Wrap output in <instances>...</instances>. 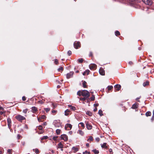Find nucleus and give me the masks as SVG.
<instances>
[{"label":"nucleus","instance_id":"obj_57","mask_svg":"<svg viewBox=\"0 0 154 154\" xmlns=\"http://www.w3.org/2000/svg\"><path fill=\"white\" fill-rule=\"evenodd\" d=\"M97 108L96 107L94 109V112L96 111H97Z\"/></svg>","mask_w":154,"mask_h":154},{"label":"nucleus","instance_id":"obj_53","mask_svg":"<svg viewBox=\"0 0 154 154\" xmlns=\"http://www.w3.org/2000/svg\"><path fill=\"white\" fill-rule=\"evenodd\" d=\"M38 128L39 130H41L42 129V125H39V126H38Z\"/></svg>","mask_w":154,"mask_h":154},{"label":"nucleus","instance_id":"obj_21","mask_svg":"<svg viewBox=\"0 0 154 154\" xmlns=\"http://www.w3.org/2000/svg\"><path fill=\"white\" fill-rule=\"evenodd\" d=\"M151 115V112L150 111H148L146 113L145 115L146 116H150Z\"/></svg>","mask_w":154,"mask_h":154},{"label":"nucleus","instance_id":"obj_63","mask_svg":"<svg viewBox=\"0 0 154 154\" xmlns=\"http://www.w3.org/2000/svg\"><path fill=\"white\" fill-rule=\"evenodd\" d=\"M92 55V52H90V54H89V56H91Z\"/></svg>","mask_w":154,"mask_h":154},{"label":"nucleus","instance_id":"obj_36","mask_svg":"<svg viewBox=\"0 0 154 154\" xmlns=\"http://www.w3.org/2000/svg\"><path fill=\"white\" fill-rule=\"evenodd\" d=\"M79 125H80L81 126L84 128L85 127L84 124L83 122H80L79 124Z\"/></svg>","mask_w":154,"mask_h":154},{"label":"nucleus","instance_id":"obj_15","mask_svg":"<svg viewBox=\"0 0 154 154\" xmlns=\"http://www.w3.org/2000/svg\"><path fill=\"white\" fill-rule=\"evenodd\" d=\"M37 108L35 106H33L32 107V111L33 113H35L37 111Z\"/></svg>","mask_w":154,"mask_h":154},{"label":"nucleus","instance_id":"obj_43","mask_svg":"<svg viewBox=\"0 0 154 154\" xmlns=\"http://www.w3.org/2000/svg\"><path fill=\"white\" fill-rule=\"evenodd\" d=\"M109 152L110 153V154H112L113 152L112 149H109Z\"/></svg>","mask_w":154,"mask_h":154},{"label":"nucleus","instance_id":"obj_35","mask_svg":"<svg viewBox=\"0 0 154 154\" xmlns=\"http://www.w3.org/2000/svg\"><path fill=\"white\" fill-rule=\"evenodd\" d=\"M93 140V138L91 136L89 137V138L87 140V141H92Z\"/></svg>","mask_w":154,"mask_h":154},{"label":"nucleus","instance_id":"obj_38","mask_svg":"<svg viewBox=\"0 0 154 154\" xmlns=\"http://www.w3.org/2000/svg\"><path fill=\"white\" fill-rule=\"evenodd\" d=\"M44 110L47 112L50 110V108H45L44 109Z\"/></svg>","mask_w":154,"mask_h":154},{"label":"nucleus","instance_id":"obj_47","mask_svg":"<svg viewBox=\"0 0 154 154\" xmlns=\"http://www.w3.org/2000/svg\"><path fill=\"white\" fill-rule=\"evenodd\" d=\"M130 2H138V0H129Z\"/></svg>","mask_w":154,"mask_h":154},{"label":"nucleus","instance_id":"obj_44","mask_svg":"<svg viewBox=\"0 0 154 154\" xmlns=\"http://www.w3.org/2000/svg\"><path fill=\"white\" fill-rule=\"evenodd\" d=\"M58 70L59 71H60L61 70L63 71V68L62 67H60L58 69Z\"/></svg>","mask_w":154,"mask_h":154},{"label":"nucleus","instance_id":"obj_25","mask_svg":"<svg viewBox=\"0 0 154 154\" xmlns=\"http://www.w3.org/2000/svg\"><path fill=\"white\" fill-rule=\"evenodd\" d=\"M88 98L86 97H81L80 100L82 101H85L86 99H87Z\"/></svg>","mask_w":154,"mask_h":154},{"label":"nucleus","instance_id":"obj_29","mask_svg":"<svg viewBox=\"0 0 154 154\" xmlns=\"http://www.w3.org/2000/svg\"><path fill=\"white\" fill-rule=\"evenodd\" d=\"M92 151L94 152L95 154H97L99 153V151L98 150H97L96 149H94Z\"/></svg>","mask_w":154,"mask_h":154},{"label":"nucleus","instance_id":"obj_9","mask_svg":"<svg viewBox=\"0 0 154 154\" xmlns=\"http://www.w3.org/2000/svg\"><path fill=\"white\" fill-rule=\"evenodd\" d=\"M74 74V72H70L69 73L66 74V78L67 79H69L73 77V75Z\"/></svg>","mask_w":154,"mask_h":154},{"label":"nucleus","instance_id":"obj_33","mask_svg":"<svg viewBox=\"0 0 154 154\" xmlns=\"http://www.w3.org/2000/svg\"><path fill=\"white\" fill-rule=\"evenodd\" d=\"M66 126L67 127L69 128L70 129H71L72 128V125L71 124H67L66 125Z\"/></svg>","mask_w":154,"mask_h":154},{"label":"nucleus","instance_id":"obj_48","mask_svg":"<svg viewBox=\"0 0 154 154\" xmlns=\"http://www.w3.org/2000/svg\"><path fill=\"white\" fill-rule=\"evenodd\" d=\"M85 72L86 73L87 75H88L89 74V73L90 72V71L88 69H87L86 70H85Z\"/></svg>","mask_w":154,"mask_h":154},{"label":"nucleus","instance_id":"obj_11","mask_svg":"<svg viewBox=\"0 0 154 154\" xmlns=\"http://www.w3.org/2000/svg\"><path fill=\"white\" fill-rule=\"evenodd\" d=\"M100 74L102 75H104L105 74V72L104 70L102 68H100L99 70Z\"/></svg>","mask_w":154,"mask_h":154},{"label":"nucleus","instance_id":"obj_4","mask_svg":"<svg viewBox=\"0 0 154 154\" xmlns=\"http://www.w3.org/2000/svg\"><path fill=\"white\" fill-rule=\"evenodd\" d=\"M86 127L88 130H91L92 128V126L88 122L85 121Z\"/></svg>","mask_w":154,"mask_h":154},{"label":"nucleus","instance_id":"obj_60","mask_svg":"<svg viewBox=\"0 0 154 154\" xmlns=\"http://www.w3.org/2000/svg\"><path fill=\"white\" fill-rule=\"evenodd\" d=\"M86 74H87L86 73L85 71L83 73V75H85Z\"/></svg>","mask_w":154,"mask_h":154},{"label":"nucleus","instance_id":"obj_6","mask_svg":"<svg viewBox=\"0 0 154 154\" xmlns=\"http://www.w3.org/2000/svg\"><path fill=\"white\" fill-rule=\"evenodd\" d=\"M97 65L95 64H91L89 65L90 69L91 70H94L96 68Z\"/></svg>","mask_w":154,"mask_h":154},{"label":"nucleus","instance_id":"obj_50","mask_svg":"<svg viewBox=\"0 0 154 154\" xmlns=\"http://www.w3.org/2000/svg\"><path fill=\"white\" fill-rule=\"evenodd\" d=\"M51 105L53 106V109L55 108L56 106L54 105L53 103H51Z\"/></svg>","mask_w":154,"mask_h":154},{"label":"nucleus","instance_id":"obj_59","mask_svg":"<svg viewBox=\"0 0 154 154\" xmlns=\"http://www.w3.org/2000/svg\"><path fill=\"white\" fill-rule=\"evenodd\" d=\"M129 64L131 65L133 64V63L132 61H129Z\"/></svg>","mask_w":154,"mask_h":154},{"label":"nucleus","instance_id":"obj_18","mask_svg":"<svg viewBox=\"0 0 154 154\" xmlns=\"http://www.w3.org/2000/svg\"><path fill=\"white\" fill-rule=\"evenodd\" d=\"M77 133L79 134H80L82 136H83L84 135V133L81 130H79L78 131Z\"/></svg>","mask_w":154,"mask_h":154},{"label":"nucleus","instance_id":"obj_19","mask_svg":"<svg viewBox=\"0 0 154 154\" xmlns=\"http://www.w3.org/2000/svg\"><path fill=\"white\" fill-rule=\"evenodd\" d=\"M138 107V105L136 104H134L131 107V108L133 109H136Z\"/></svg>","mask_w":154,"mask_h":154},{"label":"nucleus","instance_id":"obj_1","mask_svg":"<svg viewBox=\"0 0 154 154\" xmlns=\"http://www.w3.org/2000/svg\"><path fill=\"white\" fill-rule=\"evenodd\" d=\"M90 95V93L88 91L85 90H82V96L83 97L88 98Z\"/></svg>","mask_w":154,"mask_h":154},{"label":"nucleus","instance_id":"obj_31","mask_svg":"<svg viewBox=\"0 0 154 154\" xmlns=\"http://www.w3.org/2000/svg\"><path fill=\"white\" fill-rule=\"evenodd\" d=\"M95 98V96L94 95H93L91 97L90 99L91 100L93 101L94 100Z\"/></svg>","mask_w":154,"mask_h":154},{"label":"nucleus","instance_id":"obj_40","mask_svg":"<svg viewBox=\"0 0 154 154\" xmlns=\"http://www.w3.org/2000/svg\"><path fill=\"white\" fill-rule=\"evenodd\" d=\"M78 61L79 63H82L83 62V60L82 59H79L78 60Z\"/></svg>","mask_w":154,"mask_h":154},{"label":"nucleus","instance_id":"obj_14","mask_svg":"<svg viewBox=\"0 0 154 154\" xmlns=\"http://www.w3.org/2000/svg\"><path fill=\"white\" fill-rule=\"evenodd\" d=\"M70 111L68 109H67L65 111L64 115L65 116H67L69 115L70 114Z\"/></svg>","mask_w":154,"mask_h":154},{"label":"nucleus","instance_id":"obj_52","mask_svg":"<svg viewBox=\"0 0 154 154\" xmlns=\"http://www.w3.org/2000/svg\"><path fill=\"white\" fill-rule=\"evenodd\" d=\"M54 63L56 64H57L58 63V61L57 59H55L54 60Z\"/></svg>","mask_w":154,"mask_h":154},{"label":"nucleus","instance_id":"obj_42","mask_svg":"<svg viewBox=\"0 0 154 154\" xmlns=\"http://www.w3.org/2000/svg\"><path fill=\"white\" fill-rule=\"evenodd\" d=\"M154 119V110H153V115L152 116V117L151 118V120L152 121H153Z\"/></svg>","mask_w":154,"mask_h":154},{"label":"nucleus","instance_id":"obj_27","mask_svg":"<svg viewBox=\"0 0 154 154\" xmlns=\"http://www.w3.org/2000/svg\"><path fill=\"white\" fill-rule=\"evenodd\" d=\"M98 114L100 115V116H102L103 115V112L102 111V110L101 109H100L98 111Z\"/></svg>","mask_w":154,"mask_h":154},{"label":"nucleus","instance_id":"obj_51","mask_svg":"<svg viewBox=\"0 0 154 154\" xmlns=\"http://www.w3.org/2000/svg\"><path fill=\"white\" fill-rule=\"evenodd\" d=\"M95 140L97 142H98L100 140V139L99 137H97L95 138Z\"/></svg>","mask_w":154,"mask_h":154},{"label":"nucleus","instance_id":"obj_30","mask_svg":"<svg viewBox=\"0 0 154 154\" xmlns=\"http://www.w3.org/2000/svg\"><path fill=\"white\" fill-rule=\"evenodd\" d=\"M115 35L116 36H118L120 35L119 32L118 31H116L115 32Z\"/></svg>","mask_w":154,"mask_h":154},{"label":"nucleus","instance_id":"obj_7","mask_svg":"<svg viewBox=\"0 0 154 154\" xmlns=\"http://www.w3.org/2000/svg\"><path fill=\"white\" fill-rule=\"evenodd\" d=\"M74 46L75 48L78 49L80 47V44L79 42H74Z\"/></svg>","mask_w":154,"mask_h":154},{"label":"nucleus","instance_id":"obj_37","mask_svg":"<svg viewBox=\"0 0 154 154\" xmlns=\"http://www.w3.org/2000/svg\"><path fill=\"white\" fill-rule=\"evenodd\" d=\"M57 112V110H53L52 111V113L53 115H55L56 114Z\"/></svg>","mask_w":154,"mask_h":154},{"label":"nucleus","instance_id":"obj_34","mask_svg":"<svg viewBox=\"0 0 154 154\" xmlns=\"http://www.w3.org/2000/svg\"><path fill=\"white\" fill-rule=\"evenodd\" d=\"M113 88V86H108L107 87V89L109 91L110 90L112 89Z\"/></svg>","mask_w":154,"mask_h":154},{"label":"nucleus","instance_id":"obj_39","mask_svg":"<svg viewBox=\"0 0 154 154\" xmlns=\"http://www.w3.org/2000/svg\"><path fill=\"white\" fill-rule=\"evenodd\" d=\"M28 109H24L23 111V112L25 114L27 113V111H28Z\"/></svg>","mask_w":154,"mask_h":154},{"label":"nucleus","instance_id":"obj_2","mask_svg":"<svg viewBox=\"0 0 154 154\" xmlns=\"http://www.w3.org/2000/svg\"><path fill=\"white\" fill-rule=\"evenodd\" d=\"M15 118L18 121L20 122H22V121L26 119V118L20 115H17L15 117Z\"/></svg>","mask_w":154,"mask_h":154},{"label":"nucleus","instance_id":"obj_5","mask_svg":"<svg viewBox=\"0 0 154 154\" xmlns=\"http://www.w3.org/2000/svg\"><path fill=\"white\" fill-rule=\"evenodd\" d=\"M53 124L55 127H59L61 126V124L59 121H57V120H55Z\"/></svg>","mask_w":154,"mask_h":154},{"label":"nucleus","instance_id":"obj_45","mask_svg":"<svg viewBox=\"0 0 154 154\" xmlns=\"http://www.w3.org/2000/svg\"><path fill=\"white\" fill-rule=\"evenodd\" d=\"M67 54L68 55L70 56L72 54V52L69 50L67 52Z\"/></svg>","mask_w":154,"mask_h":154},{"label":"nucleus","instance_id":"obj_41","mask_svg":"<svg viewBox=\"0 0 154 154\" xmlns=\"http://www.w3.org/2000/svg\"><path fill=\"white\" fill-rule=\"evenodd\" d=\"M86 114L89 115L90 116H92V113L91 112L89 111L87 112Z\"/></svg>","mask_w":154,"mask_h":154},{"label":"nucleus","instance_id":"obj_28","mask_svg":"<svg viewBox=\"0 0 154 154\" xmlns=\"http://www.w3.org/2000/svg\"><path fill=\"white\" fill-rule=\"evenodd\" d=\"M61 130L60 129H57L56 130V133L57 134H59L60 133Z\"/></svg>","mask_w":154,"mask_h":154},{"label":"nucleus","instance_id":"obj_8","mask_svg":"<svg viewBox=\"0 0 154 154\" xmlns=\"http://www.w3.org/2000/svg\"><path fill=\"white\" fill-rule=\"evenodd\" d=\"M146 4L148 5H151L152 3L151 0H142Z\"/></svg>","mask_w":154,"mask_h":154},{"label":"nucleus","instance_id":"obj_26","mask_svg":"<svg viewBox=\"0 0 154 154\" xmlns=\"http://www.w3.org/2000/svg\"><path fill=\"white\" fill-rule=\"evenodd\" d=\"M77 95L79 96L82 95V91L79 90L77 92Z\"/></svg>","mask_w":154,"mask_h":154},{"label":"nucleus","instance_id":"obj_32","mask_svg":"<svg viewBox=\"0 0 154 154\" xmlns=\"http://www.w3.org/2000/svg\"><path fill=\"white\" fill-rule=\"evenodd\" d=\"M48 137L47 136H44L41 138V140H42L44 139H46L48 138Z\"/></svg>","mask_w":154,"mask_h":154},{"label":"nucleus","instance_id":"obj_54","mask_svg":"<svg viewBox=\"0 0 154 154\" xmlns=\"http://www.w3.org/2000/svg\"><path fill=\"white\" fill-rule=\"evenodd\" d=\"M22 100H23V101H25L26 100V97L24 96H23V97H22Z\"/></svg>","mask_w":154,"mask_h":154},{"label":"nucleus","instance_id":"obj_56","mask_svg":"<svg viewBox=\"0 0 154 154\" xmlns=\"http://www.w3.org/2000/svg\"><path fill=\"white\" fill-rule=\"evenodd\" d=\"M38 118V120L39 122H40L41 121V117H39L37 118Z\"/></svg>","mask_w":154,"mask_h":154},{"label":"nucleus","instance_id":"obj_10","mask_svg":"<svg viewBox=\"0 0 154 154\" xmlns=\"http://www.w3.org/2000/svg\"><path fill=\"white\" fill-rule=\"evenodd\" d=\"M114 87L116 90L119 91L121 88V86L117 84L115 85Z\"/></svg>","mask_w":154,"mask_h":154},{"label":"nucleus","instance_id":"obj_12","mask_svg":"<svg viewBox=\"0 0 154 154\" xmlns=\"http://www.w3.org/2000/svg\"><path fill=\"white\" fill-rule=\"evenodd\" d=\"M7 123L8 125V127L10 128L11 126V119L10 118H8L7 119Z\"/></svg>","mask_w":154,"mask_h":154},{"label":"nucleus","instance_id":"obj_64","mask_svg":"<svg viewBox=\"0 0 154 154\" xmlns=\"http://www.w3.org/2000/svg\"><path fill=\"white\" fill-rule=\"evenodd\" d=\"M94 105H95V106H99V104L98 103H96V104H94Z\"/></svg>","mask_w":154,"mask_h":154},{"label":"nucleus","instance_id":"obj_46","mask_svg":"<svg viewBox=\"0 0 154 154\" xmlns=\"http://www.w3.org/2000/svg\"><path fill=\"white\" fill-rule=\"evenodd\" d=\"M58 138V136H54L53 137L52 139L54 140H56Z\"/></svg>","mask_w":154,"mask_h":154},{"label":"nucleus","instance_id":"obj_49","mask_svg":"<svg viewBox=\"0 0 154 154\" xmlns=\"http://www.w3.org/2000/svg\"><path fill=\"white\" fill-rule=\"evenodd\" d=\"M40 117L41 119H45L46 118V116L44 115H43Z\"/></svg>","mask_w":154,"mask_h":154},{"label":"nucleus","instance_id":"obj_62","mask_svg":"<svg viewBox=\"0 0 154 154\" xmlns=\"http://www.w3.org/2000/svg\"><path fill=\"white\" fill-rule=\"evenodd\" d=\"M20 137V135L19 134H18L17 135V137L18 139H19Z\"/></svg>","mask_w":154,"mask_h":154},{"label":"nucleus","instance_id":"obj_20","mask_svg":"<svg viewBox=\"0 0 154 154\" xmlns=\"http://www.w3.org/2000/svg\"><path fill=\"white\" fill-rule=\"evenodd\" d=\"M72 149L74 151V152H76L78 150V148L75 147H73L72 148Z\"/></svg>","mask_w":154,"mask_h":154},{"label":"nucleus","instance_id":"obj_61","mask_svg":"<svg viewBox=\"0 0 154 154\" xmlns=\"http://www.w3.org/2000/svg\"><path fill=\"white\" fill-rule=\"evenodd\" d=\"M86 74H87L86 73L85 71L83 73V75H85Z\"/></svg>","mask_w":154,"mask_h":154},{"label":"nucleus","instance_id":"obj_58","mask_svg":"<svg viewBox=\"0 0 154 154\" xmlns=\"http://www.w3.org/2000/svg\"><path fill=\"white\" fill-rule=\"evenodd\" d=\"M88 152L87 151H85V152H83V154H85L88 153Z\"/></svg>","mask_w":154,"mask_h":154},{"label":"nucleus","instance_id":"obj_23","mask_svg":"<svg viewBox=\"0 0 154 154\" xmlns=\"http://www.w3.org/2000/svg\"><path fill=\"white\" fill-rule=\"evenodd\" d=\"M149 82L148 81H146V82H144L143 84V85L144 87H145L147 85H149Z\"/></svg>","mask_w":154,"mask_h":154},{"label":"nucleus","instance_id":"obj_24","mask_svg":"<svg viewBox=\"0 0 154 154\" xmlns=\"http://www.w3.org/2000/svg\"><path fill=\"white\" fill-rule=\"evenodd\" d=\"M33 150L35 151L36 154H38V153H39V151L38 149H33Z\"/></svg>","mask_w":154,"mask_h":154},{"label":"nucleus","instance_id":"obj_55","mask_svg":"<svg viewBox=\"0 0 154 154\" xmlns=\"http://www.w3.org/2000/svg\"><path fill=\"white\" fill-rule=\"evenodd\" d=\"M11 149H9L8 150V152L9 153V154H11Z\"/></svg>","mask_w":154,"mask_h":154},{"label":"nucleus","instance_id":"obj_22","mask_svg":"<svg viewBox=\"0 0 154 154\" xmlns=\"http://www.w3.org/2000/svg\"><path fill=\"white\" fill-rule=\"evenodd\" d=\"M86 82L85 81H83L82 83L83 86L84 88H86L87 87V85H86Z\"/></svg>","mask_w":154,"mask_h":154},{"label":"nucleus","instance_id":"obj_3","mask_svg":"<svg viewBox=\"0 0 154 154\" xmlns=\"http://www.w3.org/2000/svg\"><path fill=\"white\" fill-rule=\"evenodd\" d=\"M60 139L61 140H63L64 141H67L68 140V136L65 134H62L60 136Z\"/></svg>","mask_w":154,"mask_h":154},{"label":"nucleus","instance_id":"obj_13","mask_svg":"<svg viewBox=\"0 0 154 154\" xmlns=\"http://www.w3.org/2000/svg\"><path fill=\"white\" fill-rule=\"evenodd\" d=\"M101 146L103 148H104L106 149H107L108 148V146L106 143H103V144H101Z\"/></svg>","mask_w":154,"mask_h":154},{"label":"nucleus","instance_id":"obj_17","mask_svg":"<svg viewBox=\"0 0 154 154\" xmlns=\"http://www.w3.org/2000/svg\"><path fill=\"white\" fill-rule=\"evenodd\" d=\"M68 106L70 108V109L74 111L76 109L75 107L74 106H72L70 105H68Z\"/></svg>","mask_w":154,"mask_h":154},{"label":"nucleus","instance_id":"obj_16","mask_svg":"<svg viewBox=\"0 0 154 154\" xmlns=\"http://www.w3.org/2000/svg\"><path fill=\"white\" fill-rule=\"evenodd\" d=\"M63 145L61 142L60 143L57 145V147L59 148H63Z\"/></svg>","mask_w":154,"mask_h":154}]
</instances>
